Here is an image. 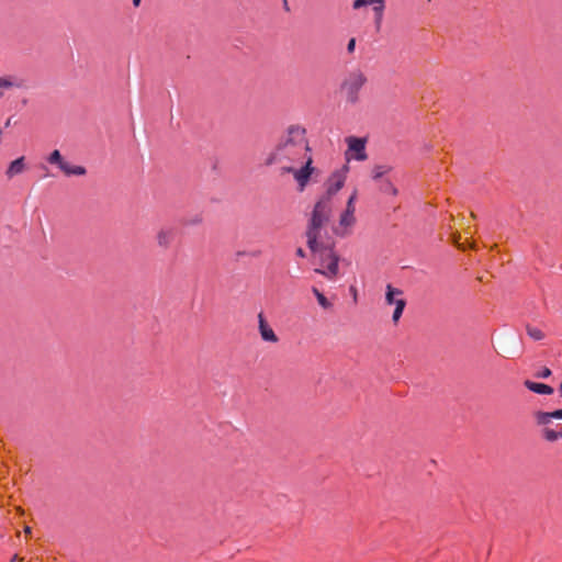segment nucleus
<instances>
[{
	"mask_svg": "<svg viewBox=\"0 0 562 562\" xmlns=\"http://www.w3.org/2000/svg\"><path fill=\"white\" fill-rule=\"evenodd\" d=\"M348 171V167L344 166L341 169L333 172L325 182L326 191L316 202L314 210L312 212V216L310 220V225L306 232L307 245L312 249H316L317 246V236L323 226L328 222L331 207H333V198L336 195L338 191H340L346 181V175Z\"/></svg>",
	"mask_w": 562,
	"mask_h": 562,
	"instance_id": "f257e3e1",
	"label": "nucleus"
},
{
	"mask_svg": "<svg viewBox=\"0 0 562 562\" xmlns=\"http://www.w3.org/2000/svg\"><path fill=\"white\" fill-rule=\"evenodd\" d=\"M305 134L306 131L304 127L291 125L271 154L269 164L286 161L291 165L301 162L306 157L311 156V148Z\"/></svg>",
	"mask_w": 562,
	"mask_h": 562,
	"instance_id": "f03ea898",
	"label": "nucleus"
},
{
	"mask_svg": "<svg viewBox=\"0 0 562 562\" xmlns=\"http://www.w3.org/2000/svg\"><path fill=\"white\" fill-rule=\"evenodd\" d=\"M322 233V229L319 231ZM308 248L315 255L317 260L319 261V268L315 269L317 273H321L327 278H333L338 272V256L334 252L333 248L329 246H325L321 240V234L317 236V246L316 249Z\"/></svg>",
	"mask_w": 562,
	"mask_h": 562,
	"instance_id": "7ed1b4c3",
	"label": "nucleus"
},
{
	"mask_svg": "<svg viewBox=\"0 0 562 562\" xmlns=\"http://www.w3.org/2000/svg\"><path fill=\"white\" fill-rule=\"evenodd\" d=\"M367 82V77L361 70H353L348 74L341 85V89L346 94L347 101L356 103L359 99V91Z\"/></svg>",
	"mask_w": 562,
	"mask_h": 562,
	"instance_id": "20e7f679",
	"label": "nucleus"
},
{
	"mask_svg": "<svg viewBox=\"0 0 562 562\" xmlns=\"http://www.w3.org/2000/svg\"><path fill=\"white\" fill-rule=\"evenodd\" d=\"M302 162L303 166L299 169L294 168L291 165H284L282 166V170L288 173H292L294 179L296 180L300 191H303L306 187V184L310 181V178L314 171V168L312 166L313 159L312 156L306 157Z\"/></svg>",
	"mask_w": 562,
	"mask_h": 562,
	"instance_id": "39448f33",
	"label": "nucleus"
},
{
	"mask_svg": "<svg viewBox=\"0 0 562 562\" xmlns=\"http://www.w3.org/2000/svg\"><path fill=\"white\" fill-rule=\"evenodd\" d=\"M348 150H347V159H355L358 161H363L367 159L366 154V139L360 137L350 136L347 138Z\"/></svg>",
	"mask_w": 562,
	"mask_h": 562,
	"instance_id": "423d86ee",
	"label": "nucleus"
},
{
	"mask_svg": "<svg viewBox=\"0 0 562 562\" xmlns=\"http://www.w3.org/2000/svg\"><path fill=\"white\" fill-rule=\"evenodd\" d=\"M367 5L372 7L373 12L375 13V22H376V24H380L382 16H383L384 0H355L353 1V9H356V10L367 7Z\"/></svg>",
	"mask_w": 562,
	"mask_h": 562,
	"instance_id": "0eeeda50",
	"label": "nucleus"
},
{
	"mask_svg": "<svg viewBox=\"0 0 562 562\" xmlns=\"http://www.w3.org/2000/svg\"><path fill=\"white\" fill-rule=\"evenodd\" d=\"M258 328L260 333V337L263 341L267 342H277L278 336L273 331V329L270 327V325L267 323L265 316L262 313L258 315Z\"/></svg>",
	"mask_w": 562,
	"mask_h": 562,
	"instance_id": "6e6552de",
	"label": "nucleus"
},
{
	"mask_svg": "<svg viewBox=\"0 0 562 562\" xmlns=\"http://www.w3.org/2000/svg\"><path fill=\"white\" fill-rule=\"evenodd\" d=\"M535 416L539 425H548L552 419H562V408L553 412H537Z\"/></svg>",
	"mask_w": 562,
	"mask_h": 562,
	"instance_id": "1a4fd4ad",
	"label": "nucleus"
},
{
	"mask_svg": "<svg viewBox=\"0 0 562 562\" xmlns=\"http://www.w3.org/2000/svg\"><path fill=\"white\" fill-rule=\"evenodd\" d=\"M524 384L529 391L535 392L537 394H552L553 393V389L550 385L544 384V383H538V382H533L530 380H526Z\"/></svg>",
	"mask_w": 562,
	"mask_h": 562,
	"instance_id": "9d476101",
	"label": "nucleus"
},
{
	"mask_svg": "<svg viewBox=\"0 0 562 562\" xmlns=\"http://www.w3.org/2000/svg\"><path fill=\"white\" fill-rule=\"evenodd\" d=\"M355 212L345 210L340 215L339 220V226L342 229V232L338 233L344 235L347 232V229L355 224Z\"/></svg>",
	"mask_w": 562,
	"mask_h": 562,
	"instance_id": "9b49d317",
	"label": "nucleus"
},
{
	"mask_svg": "<svg viewBox=\"0 0 562 562\" xmlns=\"http://www.w3.org/2000/svg\"><path fill=\"white\" fill-rule=\"evenodd\" d=\"M66 176H83L86 169L81 166H72L68 161L64 160L58 167Z\"/></svg>",
	"mask_w": 562,
	"mask_h": 562,
	"instance_id": "f8f14e48",
	"label": "nucleus"
},
{
	"mask_svg": "<svg viewBox=\"0 0 562 562\" xmlns=\"http://www.w3.org/2000/svg\"><path fill=\"white\" fill-rule=\"evenodd\" d=\"M23 86V81L21 79H18L15 77L7 76V77H0V90L1 89H9L12 87L21 88ZM2 97V92L0 91V98Z\"/></svg>",
	"mask_w": 562,
	"mask_h": 562,
	"instance_id": "ddd939ff",
	"label": "nucleus"
},
{
	"mask_svg": "<svg viewBox=\"0 0 562 562\" xmlns=\"http://www.w3.org/2000/svg\"><path fill=\"white\" fill-rule=\"evenodd\" d=\"M24 158L23 157H20V158H16L15 160H13L10 165H9V168L7 170V176L9 178H12L19 173H21L23 170H24Z\"/></svg>",
	"mask_w": 562,
	"mask_h": 562,
	"instance_id": "4468645a",
	"label": "nucleus"
},
{
	"mask_svg": "<svg viewBox=\"0 0 562 562\" xmlns=\"http://www.w3.org/2000/svg\"><path fill=\"white\" fill-rule=\"evenodd\" d=\"M173 236H175L173 229H171V228L161 229L157 236L159 246L167 247L173 239Z\"/></svg>",
	"mask_w": 562,
	"mask_h": 562,
	"instance_id": "2eb2a0df",
	"label": "nucleus"
},
{
	"mask_svg": "<svg viewBox=\"0 0 562 562\" xmlns=\"http://www.w3.org/2000/svg\"><path fill=\"white\" fill-rule=\"evenodd\" d=\"M402 295V291L393 288L391 284L386 286L385 300L389 305H394L395 301L398 299L397 296Z\"/></svg>",
	"mask_w": 562,
	"mask_h": 562,
	"instance_id": "dca6fc26",
	"label": "nucleus"
},
{
	"mask_svg": "<svg viewBox=\"0 0 562 562\" xmlns=\"http://www.w3.org/2000/svg\"><path fill=\"white\" fill-rule=\"evenodd\" d=\"M312 292L315 295L318 304L323 308L328 310L331 307V303L327 300V297L317 288L313 286Z\"/></svg>",
	"mask_w": 562,
	"mask_h": 562,
	"instance_id": "f3484780",
	"label": "nucleus"
},
{
	"mask_svg": "<svg viewBox=\"0 0 562 562\" xmlns=\"http://www.w3.org/2000/svg\"><path fill=\"white\" fill-rule=\"evenodd\" d=\"M394 305H395V308H394L392 318H393L394 322H397L400 319V317L402 316V314H403V311H404L405 305H406V301L403 297H398L395 301Z\"/></svg>",
	"mask_w": 562,
	"mask_h": 562,
	"instance_id": "a211bd4d",
	"label": "nucleus"
},
{
	"mask_svg": "<svg viewBox=\"0 0 562 562\" xmlns=\"http://www.w3.org/2000/svg\"><path fill=\"white\" fill-rule=\"evenodd\" d=\"M64 160L65 159L61 157L60 151L57 149L53 150L47 157V162L56 165L57 167H59Z\"/></svg>",
	"mask_w": 562,
	"mask_h": 562,
	"instance_id": "6ab92c4d",
	"label": "nucleus"
},
{
	"mask_svg": "<svg viewBox=\"0 0 562 562\" xmlns=\"http://www.w3.org/2000/svg\"><path fill=\"white\" fill-rule=\"evenodd\" d=\"M380 190L383 193L395 195L397 194V189L393 186V183L390 180H385L381 183Z\"/></svg>",
	"mask_w": 562,
	"mask_h": 562,
	"instance_id": "aec40b11",
	"label": "nucleus"
},
{
	"mask_svg": "<svg viewBox=\"0 0 562 562\" xmlns=\"http://www.w3.org/2000/svg\"><path fill=\"white\" fill-rule=\"evenodd\" d=\"M390 171V167L387 166H375L372 172V177L374 180L381 179L384 175H386Z\"/></svg>",
	"mask_w": 562,
	"mask_h": 562,
	"instance_id": "412c9836",
	"label": "nucleus"
},
{
	"mask_svg": "<svg viewBox=\"0 0 562 562\" xmlns=\"http://www.w3.org/2000/svg\"><path fill=\"white\" fill-rule=\"evenodd\" d=\"M543 437L547 441L553 442V441H557L560 437H562V435H561V431L558 432L553 429L546 428L543 430Z\"/></svg>",
	"mask_w": 562,
	"mask_h": 562,
	"instance_id": "4be33fe9",
	"label": "nucleus"
},
{
	"mask_svg": "<svg viewBox=\"0 0 562 562\" xmlns=\"http://www.w3.org/2000/svg\"><path fill=\"white\" fill-rule=\"evenodd\" d=\"M527 334L533 340H541L544 337V334L542 333L541 329L531 326L527 327Z\"/></svg>",
	"mask_w": 562,
	"mask_h": 562,
	"instance_id": "5701e85b",
	"label": "nucleus"
},
{
	"mask_svg": "<svg viewBox=\"0 0 562 562\" xmlns=\"http://www.w3.org/2000/svg\"><path fill=\"white\" fill-rule=\"evenodd\" d=\"M356 199H357V192L355 191L348 199L347 201V206H346V210L347 211H352L355 212L356 211V207H355V202H356Z\"/></svg>",
	"mask_w": 562,
	"mask_h": 562,
	"instance_id": "b1692460",
	"label": "nucleus"
},
{
	"mask_svg": "<svg viewBox=\"0 0 562 562\" xmlns=\"http://www.w3.org/2000/svg\"><path fill=\"white\" fill-rule=\"evenodd\" d=\"M551 370L549 368H543L541 371H539L536 376L539 379H547L551 375Z\"/></svg>",
	"mask_w": 562,
	"mask_h": 562,
	"instance_id": "393cba45",
	"label": "nucleus"
},
{
	"mask_svg": "<svg viewBox=\"0 0 562 562\" xmlns=\"http://www.w3.org/2000/svg\"><path fill=\"white\" fill-rule=\"evenodd\" d=\"M356 49V40L355 38H350L348 44H347V52L349 54H352Z\"/></svg>",
	"mask_w": 562,
	"mask_h": 562,
	"instance_id": "a878e982",
	"label": "nucleus"
},
{
	"mask_svg": "<svg viewBox=\"0 0 562 562\" xmlns=\"http://www.w3.org/2000/svg\"><path fill=\"white\" fill-rule=\"evenodd\" d=\"M296 255H297L299 257L304 258V257H305V251H304L302 248H297V250H296Z\"/></svg>",
	"mask_w": 562,
	"mask_h": 562,
	"instance_id": "bb28decb",
	"label": "nucleus"
},
{
	"mask_svg": "<svg viewBox=\"0 0 562 562\" xmlns=\"http://www.w3.org/2000/svg\"><path fill=\"white\" fill-rule=\"evenodd\" d=\"M140 1H142V0H133V4H134L135 7H138V5L140 4Z\"/></svg>",
	"mask_w": 562,
	"mask_h": 562,
	"instance_id": "cd10ccee",
	"label": "nucleus"
},
{
	"mask_svg": "<svg viewBox=\"0 0 562 562\" xmlns=\"http://www.w3.org/2000/svg\"><path fill=\"white\" fill-rule=\"evenodd\" d=\"M10 123H11V119H9V120L7 121L5 126H9V125H10Z\"/></svg>",
	"mask_w": 562,
	"mask_h": 562,
	"instance_id": "c85d7f7f",
	"label": "nucleus"
},
{
	"mask_svg": "<svg viewBox=\"0 0 562 562\" xmlns=\"http://www.w3.org/2000/svg\"><path fill=\"white\" fill-rule=\"evenodd\" d=\"M559 391H560V394L562 396V383L560 384Z\"/></svg>",
	"mask_w": 562,
	"mask_h": 562,
	"instance_id": "c756f323",
	"label": "nucleus"
}]
</instances>
